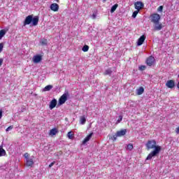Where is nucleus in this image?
Wrapping results in <instances>:
<instances>
[{
	"label": "nucleus",
	"mask_w": 179,
	"mask_h": 179,
	"mask_svg": "<svg viewBox=\"0 0 179 179\" xmlns=\"http://www.w3.org/2000/svg\"><path fill=\"white\" fill-rule=\"evenodd\" d=\"M2 50H3V43H0V52H2Z\"/></svg>",
	"instance_id": "34"
},
{
	"label": "nucleus",
	"mask_w": 179,
	"mask_h": 179,
	"mask_svg": "<svg viewBox=\"0 0 179 179\" xmlns=\"http://www.w3.org/2000/svg\"><path fill=\"white\" fill-rule=\"evenodd\" d=\"M2 64H3V59H0V66H2Z\"/></svg>",
	"instance_id": "38"
},
{
	"label": "nucleus",
	"mask_w": 179,
	"mask_h": 179,
	"mask_svg": "<svg viewBox=\"0 0 179 179\" xmlns=\"http://www.w3.org/2000/svg\"><path fill=\"white\" fill-rule=\"evenodd\" d=\"M157 12H163V6H160L157 8Z\"/></svg>",
	"instance_id": "33"
},
{
	"label": "nucleus",
	"mask_w": 179,
	"mask_h": 179,
	"mask_svg": "<svg viewBox=\"0 0 179 179\" xmlns=\"http://www.w3.org/2000/svg\"><path fill=\"white\" fill-rule=\"evenodd\" d=\"M24 156L26 159H29V154L28 153H25Z\"/></svg>",
	"instance_id": "39"
},
{
	"label": "nucleus",
	"mask_w": 179,
	"mask_h": 179,
	"mask_svg": "<svg viewBox=\"0 0 179 179\" xmlns=\"http://www.w3.org/2000/svg\"><path fill=\"white\" fill-rule=\"evenodd\" d=\"M150 17L152 23H157V22H160L162 17L157 13H154L151 15Z\"/></svg>",
	"instance_id": "3"
},
{
	"label": "nucleus",
	"mask_w": 179,
	"mask_h": 179,
	"mask_svg": "<svg viewBox=\"0 0 179 179\" xmlns=\"http://www.w3.org/2000/svg\"><path fill=\"white\" fill-rule=\"evenodd\" d=\"M112 73H113V69L110 68L105 71V72L103 73V75H108L109 76H111Z\"/></svg>",
	"instance_id": "19"
},
{
	"label": "nucleus",
	"mask_w": 179,
	"mask_h": 179,
	"mask_svg": "<svg viewBox=\"0 0 179 179\" xmlns=\"http://www.w3.org/2000/svg\"><path fill=\"white\" fill-rule=\"evenodd\" d=\"M127 150H132V149H134V145H132V143L128 144L127 146Z\"/></svg>",
	"instance_id": "28"
},
{
	"label": "nucleus",
	"mask_w": 179,
	"mask_h": 179,
	"mask_svg": "<svg viewBox=\"0 0 179 179\" xmlns=\"http://www.w3.org/2000/svg\"><path fill=\"white\" fill-rule=\"evenodd\" d=\"M2 118V110H0V120Z\"/></svg>",
	"instance_id": "40"
},
{
	"label": "nucleus",
	"mask_w": 179,
	"mask_h": 179,
	"mask_svg": "<svg viewBox=\"0 0 179 179\" xmlns=\"http://www.w3.org/2000/svg\"><path fill=\"white\" fill-rule=\"evenodd\" d=\"M57 107V99H53L49 105L50 110H52L53 108H55Z\"/></svg>",
	"instance_id": "11"
},
{
	"label": "nucleus",
	"mask_w": 179,
	"mask_h": 179,
	"mask_svg": "<svg viewBox=\"0 0 179 179\" xmlns=\"http://www.w3.org/2000/svg\"><path fill=\"white\" fill-rule=\"evenodd\" d=\"M117 8H118V4L113 5L110 8V13H114L117 10Z\"/></svg>",
	"instance_id": "21"
},
{
	"label": "nucleus",
	"mask_w": 179,
	"mask_h": 179,
	"mask_svg": "<svg viewBox=\"0 0 179 179\" xmlns=\"http://www.w3.org/2000/svg\"><path fill=\"white\" fill-rule=\"evenodd\" d=\"M107 0H103L104 2H106Z\"/></svg>",
	"instance_id": "44"
},
{
	"label": "nucleus",
	"mask_w": 179,
	"mask_h": 179,
	"mask_svg": "<svg viewBox=\"0 0 179 179\" xmlns=\"http://www.w3.org/2000/svg\"><path fill=\"white\" fill-rule=\"evenodd\" d=\"M33 20V15H28L26 17L24 21V26H27V24H30Z\"/></svg>",
	"instance_id": "5"
},
{
	"label": "nucleus",
	"mask_w": 179,
	"mask_h": 179,
	"mask_svg": "<svg viewBox=\"0 0 179 179\" xmlns=\"http://www.w3.org/2000/svg\"><path fill=\"white\" fill-rule=\"evenodd\" d=\"M166 86L169 87V89H173L174 86H176V83H174V80H169L166 82Z\"/></svg>",
	"instance_id": "9"
},
{
	"label": "nucleus",
	"mask_w": 179,
	"mask_h": 179,
	"mask_svg": "<svg viewBox=\"0 0 179 179\" xmlns=\"http://www.w3.org/2000/svg\"><path fill=\"white\" fill-rule=\"evenodd\" d=\"M155 57L153 56H150L148 58L146 59V64L148 66H152L153 64H155Z\"/></svg>",
	"instance_id": "4"
},
{
	"label": "nucleus",
	"mask_w": 179,
	"mask_h": 179,
	"mask_svg": "<svg viewBox=\"0 0 179 179\" xmlns=\"http://www.w3.org/2000/svg\"><path fill=\"white\" fill-rule=\"evenodd\" d=\"M68 97H69V92L65 91L63 95L59 99L58 107L62 106V104H65V102L68 100Z\"/></svg>",
	"instance_id": "2"
},
{
	"label": "nucleus",
	"mask_w": 179,
	"mask_h": 179,
	"mask_svg": "<svg viewBox=\"0 0 179 179\" xmlns=\"http://www.w3.org/2000/svg\"><path fill=\"white\" fill-rule=\"evenodd\" d=\"M163 29V24L160 23V21H158L157 22H154V30L159 31L162 30Z\"/></svg>",
	"instance_id": "6"
},
{
	"label": "nucleus",
	"mask_w": 179,
	"mask_h": 179,
	"mask_svg": "<svg viewBox=\"0 0 179 179\" xmlns=\"http://www.w3.org/2000/svg\"><path fill=\"white\" fill-rule=\"evenodd\" d=\"M117 136L118 137H121V136H124V135L127 134V129H122L120 131H117L116 132Z\"/></svg>",
	"instance_id": "13"
},
{
	"label": "nucleus",
	"mask_w": 179,
	"mask_h": 179,
	"mask_svg": "<svg viewBox=\"0 0 179 179\" xmlns=\"http://www.w3.org/2000/svg\"><path fill=\"white\" fill-rule=\"evenodd\" d=\"M134 6H135V9H136L137 10H141V9H142V8L145 6V4H143L142 1H136L134 3Z\"/></svg>",
	"instance_id": "8"
},
{
	"label": "nucleus",
	"mask_w": 179,
	"mask_h": 179,
	"mask_svg": "<svg viewBox=\"0 0 179 179\" xmlns=\"http://www.w3.org/2000/svg\"><path fill=\"white\" fill-rule=\"evenodd\" d=\"M57 1V2H59V0H56Z\"/></svg>",
	"instance_id": "43"
},
{
	"label": "nucleus",
	"mask_w": 179,
	"mask_h": 179,
	"mask_svg": "<svg viewBox=\"0 0 179 179\" xmlns=\"http://www.w3.org/2000/svg\"><path fill=\"white\" fill-rule=\"evenodd\" d=\"M50 9L51 10H52L53 12H58L59 9V6L55 3H52L50 5Z\"/></svg>",
	"instance_id": "10"
},
{
	"label": "nucleus",
	"mask_w": 179,
	"mask_h": 179,
	"mask_svg": "<svg viewBox=\"0 0 179 179\" xmlns=\"http://www.w3.org/2000/svg\"><path fill=\"white\" fill-rule=\"evenodd\" d=\"M157 143L155 140H150L145 144L147 148V150H150V149H154L147 157L146 160H152V157H156V156H159L162 150V147L160 145H156Z\"/></svg>",
	"instance_id": "1"
},
{
	"label": "nucleus",
	"mask_w": 179,
	"mask_h": 179,
	"mask_svg": "<svg viewBox=\"0 0 179 179\" xmlns=\"http://www.w3.org/2000/svg\"><path fill=\"white\" fill-rule=\"evenodd\" d=\"M11 129H13V126H9L6 129V132H9V131H11Z\"/></svg>",
	"instance_id": "32"
},
{
	"label": "nucleus",
	"mask_w": 179,
	"mask_h": 179,
	"mask_svg": "<svg viewBox=\"0 0 179 179\" xmlns=\"http://www.w3.org/2000/svg\"><path fill=\"white\" fill-rule=\"evenodd\" d=\"M117 138H118V136H117V133H116L113 137H111V139L112 141H117Z\"/></svg>",
	"instance_id": "31"
},
{
	"label": "nucleus",
	"mask_w": 179,
	"mask_h": 179,
	"mask_svg": "<svg viewBox=\"0 0 179 179\" xmlns=\"http://www.w3.org/2000/svg\"><path fill=\"white\" fill-rule=\"evenodd\" d=\"M83 51L84 52H87V51H89V45H85L83 48H82Z\"/></svg>",
	"instance_id": "25"
},
{
	"label": "nucleus",
	"mask_w": 179,
	"mask_h": 179,
	"mask_svg": "<svg viewBox=\"0 0 179 179\" xmlns=\"http://www.w3.org/2000/svg\"><path fill=\"white\" fill-rule=\"evenodd\" d=\"M51 89H52V85H47L43 88V92H50Z\"/></svg>",
	"instance_id": "22"
},
{
	"label": "nucleus",
	"mask_w": 179,
	"mask_h": 179,
	"mask_svg": "<svg viewBox=\"0 0 179 179\" xmlns=\"http://www.w3.org/2000/svg\"><path fill=\"white\" fill-rule=\"evenodd\" d=\"M48 41L47 39H43L41 41V45H47Z\"/></svg>",
	"instance_id": "26"
},
{
	"label": "nucleus",
	"mask_w": 179,
	"mask_h": 179,
	"mask_svg": "<svg viewBox=\"0 0 179 179\" xmlns=\"http://www.w3.org/2000/svg\"><path fill=\"white\" fill-rule=\"evenodd\" d=\"M34 163V162H33L32 159L27 158L26 165L27 166V167H30V166H33Z\"/></svg>",
	"instance_id": "16"
},
{
	"label": "nucleus",
	"mask_w": 179,
	"mask_h": 179,
	"mask_svg": "<svg viewBox=\"0 0 179 179\" xmlns=\"http://www.w3.org/2000/svg\"><path fill=\"white\" fill-rule=\"evenodd\" d=\"M93 136V133H90L88 136H87L83 141V144L85 145V143H87V142H89V141H90V139H92V137Z\"/></svg>",
	"instance_id": "14"
},
{
	"label": "nucleus",
	"mask_w": 179,
	"mask_h": 179,
	"mask_svg": "<svg viewBox=\"0 0 179 179\" xmlns=\"http://www.w3.org/2000/svg\"><path fill=\"white\" fill-rule=\"evenodd\" d=\"M32 26H37V24H38V16H35L33 17V15H32Z\"/></svg>",
	"instance_id": "15"
},
{
	"label": "nucleus",
	"mask_w": 179,
	"mask_h": 179,
	"mask_svg": "<svg viewBox=\"0 0 179 179\" xmlns=\"http://www.w3.org/2000/svg\"><path fill=\"white\" fill-rule=\"evenodd\" d=\"M97 17V15H96V13H94L92 15V19H96V17Z\"/></svg>",
	"instance_id": "36"
},
{
	"label": "nucleus",
	"mask_w": 179,
	"mask_h": 179,
	"mask_svg": "<svg viewBox=\"0 0 179 179\" xmlns=\"http://www.w3.org/2000/svg\"><path fill=\"white\" fill-rule=\"evenodd\" d=\"M121 121H122V115L119 116V119L117 120V122L119 123V122H121Z\"/></svg>",
	"instance_id": "35"
},
{
	"label": "nucleus",
	"mask_w": 179,
	"mask_h": 179,
	"mask_svg": "<svg viewBox=\"0 0 179 179\" xmlns=\"http://www.w3.org/2000/svg\"><path fill=\"white\" fill-rule=\"evenodd\" d=\"M54 164H55V162H52V163L49 165V168L51 169V167H52V166H54Z\"/></svg>",
	"instance_id": "37"
},
{
	"label": "nucleus",
	"mask_w": 179,
	"mask_h": 179,
	"mask_svg": "<svg viewBox=\"0 0 179 179\" xmlns=\"http://www.w3.org/2000/svg\"><path fill=\"white\" fill-rule=\"evenodd\" d=\"M145 39H146V36H145V35L141 36L137 41V45H142V44L145 43Z\"/></svg>",
	"instance_id": "12"
},
{
	"label": "nucleus",
	"mask_w": 179,
	"mask_h": 179,
	"mask_svg": "<svg viewBox=\"0 0 179 179\" xmlns=\"http://www.w3.org/2000/svg\"><path fill=\"white\" fill-rule=\"evenodd\" d=\"M6 155V151H5L3 150V148H2V145L0 146V157L1 156H5Z\"/></svg>",
	"instance_id": "23"
},
{
	"label": "nucleus",
	"mask_w": 179,
	"mask_h": 179,
	"mask_svg": "<svg viewBox=\"0 0 179 179\" xmlns=\"http://www.w3.org/2000/svg\"><path fill=\"white\" fill-rule=\"evenodd\" d=\"M144 92L145 89L143 88V87H139V89L137 90V94L138 96H141V94H143Z\"/></svg>",
	"instance_id": "20"
},
{
	"label": "nucleus",
	"mask_w": 179,
	"mask_h": 179,
	"mask_svg": "<svg viewBox=\"0 0 179 179\" xmlns=\"http://www.w3.org/2000/svg\"><path fill=\"white\" fill-rule=\"evenodd\" d=\"M32 59H33L34 64H38V62H41L43 57H41V55H37L34 56Z\"/></svg>",
	"instance_id": "7"
},
{
	"label": "nucleus",
	"mask_w": 179,
	"mask_h": 179,
	"mask_svg": "<svg viewBox=\"0 0 179 179\" xmlns=\"http://www.w3.org/2000/svg\"><path fill=\"white\" fill-rule=\"evenodd\" d=\"M57 134H58V129L57 128H54L50 131L49 135H50V136H54V135H57Z\"/></svg>",
	"instance_id": "17"
},
{
	"label": "nucleus",
	"mask_w": 179,
	"mask_h": 179,
	"mask_svg": "<svg viewBox=\"0 0 179 179\" xmlns=\"http://www.w3.org/2000/svg\"><path fill=\"white\" fill-rule=\"evenodd\" d=\"M178 78H179V74H178Z\"/></svg>",
	"instance_id": "45"
},
{
	"label": "nucleus",
	"mask_w": 179,
	"mask_h": 179,
	"mask_svg": "<svg viewBox=\"0 0 179 179\" xmlns=\"http://www.w3.org/2000/svg\"><path fill=\"white\" fill-rule=\"evenodd\" d=\"M67 136L69 139H73V134H72V131L68 132Z\"/></svg>",
	"instance_id": "27"
},
{
	"label": "nucleus",
	"mask_w": 179,
	"mask_h": 179,
	"mask_svg": "<svg viewBox=\"0 0 179 179\" xmlns=\"http://www.w3.org/2000/svg\"><path fill=\"white\" fill-rule=\"evenodd\" d=\"M139 71H145L146 69V66H141L138 67Z\"/></svg>",
	"instance_id": "30"
},
{
	"label": "nucleus",
	"mask_w": 179,
	"mask_h": 179,
	"mask_svg": "<svg viewBox=\"0 0 179 179\" xmlns=\"http://www.w3.org/2000/svg\"><path fill=\"white\" fill-rule=\"evenodd\" d=\"M80 124L81 125H85V124H86V117L85 115L80 117Z\"/></svg>",
	"instance_id": "18"
},
{
	"label": "nucleus",
	"mask_w": 179,
	"mask_h": 179,
	"mask_svg": "<svg viewBox=\"0 0 179 179\" xmlns=\"http://www.w3.org/2000/svg\"><path fill=\"white\" fill-rule=\"evenodd\" d=\"M138 13H139V10H135L132 14V17L135 19V17H136V16L138 15Z\"/></svg>",
	"instance_id": "29"
},
{
	"label": "nucleus",
	"mask_w": 179,
	"mask_h": 179,
	"mask_svg": "<svg viewBox=\"0 0 179 179\" xmlns=\"http://www.w3.org/2000/svg\"><path fill=\"white\" fill-rule=\"evenodd\" d=\"M6 34V31L3 29H1L0 31V40H2V38L3 37V36H5Z\"/></svg>",
	"instance_id": "24"
},
{
	"label": "nucleus",
	"mask_w": 179,
	"mask_h": 179,
	"mask_svg": "<svg viewBox=\"0 0 179 179\" xmlns=\"http://www.w3.org/2000/svg\"><path fill=\"white\" fill-rule=\"evenodd\" d=\"M176 134H179V127L176 128Z\"/></svg>",
	"instance_id": "41"
},
{
	"label": "nucleus",
	"mask_w": 179,
	"mask_h": 179,
	"mask_svg": "<svg viewBox=\"0 0 179 179\" xmlns=\"http://www.w3.org/2000/svg\"><path fill=\"white\" fill-rule=\"evenodd\" d=\"M177 86H178V87L179 88V82L178 83V85H177Z\"/></svg>",
	"instance_id": "42"
}]
</instances>
